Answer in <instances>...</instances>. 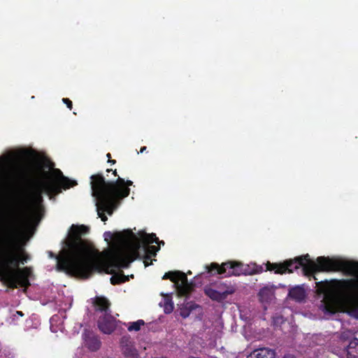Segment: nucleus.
Returning <instances> with one entry per match:
<instances>
[{"mask_svg":"<svg viewBox=\"0 0 358 358\" xmlns=\"http://www.w3.org/2000/svg\"><path fill=\"white\" fill-rule=\"evenodd\" d=\"M265 271H274L276 274L282 275L286 273H293L302 267V271L304 275L310 280L313 278L317 280L315 274L319 272H335L345 271L353 276L358 275V262H345L339 259L329 258V257H319L316 262L309 259V255H306L297 257L293 259H290L282 263H266ZM206 268L208 273L214 275H224L225 277L232 275L238 276L241 275H252L262 273L264 269L262 265L256 263L244 264L239 262L229 261L219 265L217 263H211L206 266Z\"/></svg>","mask_w":358,"mask_h":358,"instance_id":"obj_1","label":"nucleus"},{"mask_svg":"<svg viewBox=\"0 0 358 358\" xmlns=\"http://www.w3.org/2000/svg\"><path fill=\"white\" fill-rule=\"evenodd\" d=\"M90 228L83 224H72L66 237L62 241V249L57 255L48 252L56 259V269L66 275L87 279L95 273H101L105 266L101 253L84 238Z\"/></svg>","mask_w":358,"mask_h":358,"instance_id":"obj_2","label":"nucleus"},{"mask_svg":"<svg viewBox=\"0 0 358 358\" xmlns=\"http://www.w3.org/2000/svg\"><path fill=\"white\" fill-rule=\"evenodd\" d=\"M92 194L96 199V210L103 222L108 220L105 215L113 213L120 201L130 194L129 186L133 185L131 180L118 177L115 181H106L101 173L91 176Z\"/></svg>","mask_w":358,"mask_h":358,"instance_id":"obj_3","label":"nucleus"},{"mask_svg":"<svg viewBox=\"0 0 358 358\" xmlns=\"http://www.w3.org/2000/svg\"><path fill=\"white\" fill-rule=\"evenodd\" d=\"M24 255L15 252L8 248L0 249V278L10 287H27L29 285V268H11L10 266H18L19 263L26 262Z\"/></svg>","mask_w":358,"mask_h":358,"instance_id":"obj_4","label":"nucleus"},{"mask_svg":"<svg viewBox=\"0 0 358 358\" xmlns=\"http://www.w3.org/2000/svg\"><path fill=\"white\" fill-rule=\"evenodd\" d=\"M105 241H113L125 248V250L117 249L110 256V261L118 268H127L130 264L139 257L140 249L139 238L131 229H125L122 231L112 233L106 231L103 234Z\"/></svg>","mask_w":358,"mask_h":358,"instance_id":"obj_5","label":"nucleus"},{"mask_svg":"<svg viewBox=\"0 0 358 358\" xmlns=\"http://www.w3.org/2000/svg\"><path fill=\"white\" fill-rule=\"evenodd\" d=\"M316 289L318 294H323L321 306L328 313L333 314L337 311L341 301L342 290L352 291L353 296L350 297L358 300V280L351 279L316 282Z\"/></svg>","mask_w":358,"mask_h":358,"instance_id":"obj_6","label":"nucleus"},{"mask_svg":"<svg viewBox=\"0 0 358 358\" xmlns=\"http://www.w3.org/2000/svg\"><path fill=\"white\" fill-rule=\"evenodd\" d=\"M78 185L76 180L65 176L62 171L55 168V164L46 155V196L53 201L63 191Z\"/></svg>","mask_w":358,"mask_h":358,"instance_id":"obj_7","label":"nucleus"},{"mask_svg":"<svg viewBox=\"0 0 358 358\" xmlns=\"http://www.w3.org/2000/svg\"><path fill=\"white\" fill-rule=\"evenodd\" d=\"M205 294L212 301L218 303L223 302L229 295L236 292V288L224 282L216 283L213 285H207L204 287Z\"/></svg>","mask_w":358,"mask_h":358,"instance_id":"obj_8","label":"nucleus"},{"mask_svg":"<svg viewBox=\"0 0 358 358\" xmlns=\"http://www.w3.org/2000/svg\"><path fill=\"white\" fill-rule=\"evenodd\" d=\"M39 213L40 210L37 204L27 207L23 212L20 220V229L24 236L30 234L38 222Z\"/></svg>","mask_w":358,"mask_h":358,"instance_id":"obj_9","label":"nucleus"},{"mask_svg":"<svg viewBox=\"0 0 358 358\" xmlns=\"http://www.w3.org/2000/svg\"><path fill=\"white\" fill-rule=\"evenodd\" d=\"M162 279H169L177 287L178 292L181 296H187L192 291V286L189 284L187 275L180 271H169L165 273Z\"/></svg>","mask_w":358,"mask_h":358,"instance_id":"obj_10","label":"nucleus"},{"mask_svg":"<svg viewBox=\"0 0 358 358\" xmlns=\"http://www.w3.org/2000/svg\"><path fill=\"white\" fill-rule=\"evenodd\" d=\"M32 157L29 155H24L17 157L13 155H8L1 159L0 169H9L13 166H19L22 169H28L30 166H35Z\"/></svg>","mask_w":358,"mask_h":358,"instance_id":"obj_11","label":"nucleus"},{"mask_svg":"<svg viewBox=\"0 0 358 358\" xmlns=\"http://www.w3.org/2000/svg\"><path fill=\"white\" fill-rule=\"evenodd\" d=\"M137 238H139L140 249L143 248L144 254L155 257L159 248L155 245H150L149 244L158 242V238L155 234H147L145 231H140L138 233Z\"/></svg>","mask_w":358,"mask_h":358,"instance_id":"obj_12","label":"nucleus"},{"mask_svg":"<svg viewBox=\"0 0 358 358\" xmlns=\"http://www.w3.org/2000/svg\"><path fill=\"white\" fill-rule=\"evenodd\" d=\"M120 347L125 358H139V354L129 336H124L120 339Z\"/></svg>","mask_w":358,"mask_h":358,"instance_id":"obj_13","label":"nucleus"},{"mask_svg":"<svg viewBox=\"0 0 358 358\" xmlns=\"http://www.w3.org/2000/svg\"><path fill=\"white\" fill-rule=\"evenodd\" d=\"M97 324L99 330L105 334H112L116 327L115 320L110 313L99 317Z\"/></svg>","mask_w":358,"mask_h":358,"instance_id":"obj_14","label":"nucleus"},{"mask_svg":"<svg viewBox=\"0 0 358 358\" xmlns=\"http://www.w3.org/2000/svg\"><path fill=\"white\" fill-rule=\"evenodd\" d=\"M275 351L269 348H260L252 350L246 358H275Z\"/></svg>","mask_w":358,"mask_h":358,"instance_id":"obj_15","label":"nucleus"},{"mask_svg":"<svg viewBox=\"0 0 358 358\" xmlns=\"http://www.w3.org/2000/svg\"><path fill=\"white\" fill-rule=\"evenodd\" d=\"M93 305L96 311L102 312L103 314L111 313L110 310V302L105 296H96L94 299Z\"/></svg>","mask_w":358,"mask_h":358,"instance_id":"obj_16","label":"nucleus"},{"mask_svg":"<svg viewBox=\"0 0 358 358\" xmlns=\"http://www.w3.org/2000/svg\"><path fill=\"white\" fill-rule=\"evenodd\" d=\"M99 337L92 333L85 335V345L92 352L97 351L101 347Z\"/></svg>","mask_w":358,"mask_h":358,"instance_id":"obj_17","label":"nucleus"},{"mask_svg":"<svg viewBox=\"0 0 358 358\" xmlns=\"http://www.w3.org/2000/svg\"><path fill=\"white\" fill-rule=\"evenodd\" d=\"M288 296L296 301L301 302L306 298V291L301 286H295L289 290Z\"/></svg>","mask_w":358,"mask_h":358,"instance_id":"obj_18","label":"nucleus"},{"mask_svg":"<svg viewBox=\"0 0 358 358\" xmlns=\"http://www.w3.org/2000/svg\"><path fill=\"white\" fill-rule=\"evenodd\" d=\"M347 358H358V339L354 338L346 348Z\"/></svg>","mask_w":358,"mask_h":358,"instance_id":"obj_19","label":"nucleus"},{"mask_svg":"<svg viewBox=\"0 0 358 358\" xmlns=\"http://www.w3.org/2000/svg\"><path fill=\"white\" fill-rule=\"evenodd\" d=\"M199 306L194 302H187L182 307L180 308V315L183 318H187L189 316L191 312L196 308H199Z\"/></svg>","mask_w":358,"mask_h":358,"instance_id":"obj_20","label":"nucleus"},{"mask_svg":"<svg viewBox=\"0 0 358 358\" xmlns=\"http://www.w3.org/2000/svg\"><path fill=\"white\" fill-rule=\"evenodd\" d=\"M128 280V277L124 275L123 273H121L113 275L110 278V283L113 285H115L125 282Z\"/></svg>","mask_w":358,"mask_h":358,"instance_id":"obj_21","label":"nucleus"},{"mask_svg":"<svg viewBox=\"0 0 358 358\" xmlns=\"http://www.w3.org/2000/svg\"><path fill=\"white\" fill-rule=\"evenodd\" d=\"M145 324V322L143 320H138L136 322L129 323L127 329L129 331H138L141 329V327Z\"/></svg>","mask_w":358,"mask_h":358,"instance_id":"obj_22","label":"nucleus"},{"mask_svg":"<svg viewBox=\"0 0 358 358\" xmlns=\"http://www.w3.org/2000/svg\"><path fill=\"white\" fill-rule=\"evenodd\" d=\"M272 291L268 287H263L259 292V296L262 300L267 301L271 299Z\"/></svg>","mask_w":358,"mask_h":358,"instance_id":"obj_23","label":"nucleus"},{"mask_svg":"<svg viewBox=\"0 0 358 358\" xmlns=\"http://www.w3.org/2000/svg\"><path fill=\"white\" fill-rule=\"evenodd\" d=\"M139 250H140V249L138 250V253H140ZM138 259H143V264L145 267H147L152 264V257H150V255H147L144 254L143 256H141V255L139 254V257H138ZM136 259H137V258Z\"/></svg>","mask_w":358,"mask_h":358,"instance_id":"obj_24","label":"nucleus"},{"mask_svg":"<svg viewBox=\"0 0 358 358\" xmlns=\"http://www.w3.org/2000/svg\"><path fill=\"white\" fill-rule=\"evenodd\" d=\"M173 310V304L172 302H166L164 312L165 313H171Z\"/></svg>","mask_w":358,"mask_h":358,"instance_id":"obj_25","label":"nucleus"},{"mask_svg":"<svg viewBox=\"0 0 358 358\" xmlns=\"http://www.w3.org/2000/svg\"><path fill=\"white\" fill-rule=\"evenodd\" d=\"M0 357L3 358H12L13 355L10 352L6 349L1 348V352H0Z\"/></svg>","mask_w":358,"mask_h":358,"instance_id":"obj_26","label":"nucleus"},{"mask_svg":"<svg viewBox=\"0 0 358 358\" xmlns=\"http://www.w3.org/2000/svg\"><path fill=\"white\" fill-rule=\"evenodd\" d=\"M62 101L64 103H65L67 106V108L69 109V110H72L73 108V103H72V101L68 99V98H63L62 99Z\"/></svg>","mask_w":358,"mask_h":358,"instance_id":"obj_27","label":"nucleus"},{"mask_svg":"<svg viewBox=\"0 0 358 358\" xmlns=\"http://www.w3.org/2000/svg\"><path fill=\"white\" fill-rule=\"evenodd\" d=\"M282 317L281 316H277L273 318L274 322H279L280 320H281Z\"/></svg>","mask_w":358,"mask_h":358,"instance_id":"obj_28","label":"nucleus"},{"mask_svg":"<svg viewBox=\"0 0 358 358\" xmlns=\"http://www.w3.org/2000/svg\"><path fill=\"white\" fill-rule=\"evenodd\" d=\"M157 244H158V245H159V246H158V248H160V245H164V241H159V239H158V242H157Z\"/></svg>","mask_w":358,"mask_h":358,"instance_id":"obj_29","label":"nucleus"},{"mask_svg":"<svg viewBox=\"0 0 358 358\" xmlns=\"http://www.w3.org/2000/svg\"><path fill=\"white\" fill-rule=\"evenodd\" d=\"M283 358H296V357L292 355H285Z\"/></svg>","mask_w":358,"mask_h":358,"instance_id":"obj_30","label":"nucleus"},{"mask_svg":"<svg viewBox=\"0 0 358 358\" xmlns=\"http://www.w3.org/2000/svg\"><path fill=\"white\" fill-rule=\"evenodd\" d=\"M108 163H110L111 164H115L116 163V161L115 159H110V160H108Z\"/></svg>","mask_w":358,"mask_h":358,"instance_id":"obj_31","label":"nucleus"},{"mask_svg":"<svg viewBox=\"0 0 358 358\" xmlns=\"http://www.w3.org/2000/svg\"><path fill=\"white\" fill-rule=\"evenodd\" d=\"M147 148L145 146H143L141 148L140 152H143L146 150Z\"/></svg>","mask_w":358,"mask_h":358,"instance_id":"obj_32","label":"nucleus"},{"mask_svg":"<svg viewBox=\"0 0 358 358\" xmlns=\"http://www.w3.org/2000/svg\"><path fill=\"white\" fill-rule=\"evenodd\" d=\"M106 157H107V158H108V160L111 159V155H110V153H108V154L106 155Z\"/></svg>","mask_w":358,"mask_h":358,"instance_id":"obj_33","label":"nucleus"},{"mask_svg":"<svg viewBox=\"0 0 358 358\" xmlns=\"http://www.w3.org/2000/svg\"><path fill=\"white\" fill-rule=\"evenodd\" d=\"M113 174L115 176H117V170H114L113 171Z\"/></svg>","mask_w":358,"mask_h":358,"instance_id":"obj_34","label":"nucleus"},{"mask_svg":"<svg viewBox=\"0 0 358 358\" xmlns=\"http://www.w3.org/2000/svg\"><path fill=\"white\" fill-rule=\"evenodd\" d=\"M16 314H17V315H20V316H22V315H23V314L22 313V312H20V311L16 312Z\"/></svg>","mask_w":358,"mask_h":358,"instance_id":"obj_35","label":"nucleus"},{"mask_svg":"<svg viewBox=\"0 0 358 358\" xmlns=\"http://www.w3.org/2000/svg\"><path fill=\"white\" fill-rule=\"evenodd\" d=\"M113 171L112 169H108L106 170V171H107V172H110V171Z\"/></svg>","mask_w":358,"mask_h":358,"instance_id":"obj_36","label":"nucleus"},{"mask_svg":"<svg viewBox=\"0 0 358 358\" xmlns=\"http://www.w3.org/2000/svg\"><path fill=\"white\" fill-rule=\"evenodd\" d=\"M50 329H51L52 331H55V330L52 329V326L50 327Z\"/></svg>","mask_w":358,"mask_h":358,"instance_id":"obj_37","label":"nucleus"},{"mask_svg":"<svg viewBox=\"0 0 358 358\" xmlns=\"http://www.w3.org/2000/svg\"><path fill=\"white\" fill-rule=\"evenodd\" d=\"M0 352H1V348L0 347ZM0 358H3V357H0Z\"/></svg>","mask_w":358,"mask_h":358,"instance_id":"obj_38","label":"nucleus"},{"mask_svg":"<svg viewBox=\"0 0 358 358\" xmlns=\"http://www.w3.org/2000/svg\"><path fill=\"white\" fill-rule=\"evenodd\" d=\"M356 317H358V315H357Z\"/></svg>","mask_w":358,"mask_h":358,"instance_id":"obj_39","label":"nucleus"}]
</instances>
